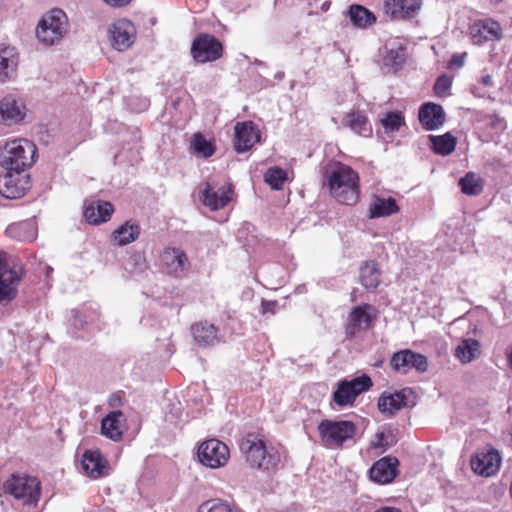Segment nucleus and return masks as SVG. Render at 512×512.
I'll use <instances>...</instances> for the list:
<instances>
[{"label": "nucleus", "instance_id": "obj_1", "mask_svg": "<svg viewBox=\"0 0 512 512\" xmlns=\"http://www.w3.org/2000/svg\"><path fill=\"white\" fill-rule=\"evenodd\" d=\"M331 196L339 203L354 205L360 195L359 175L350 166L335 162L326 167L324 174Z\"/></svg>", "mask_w": 512, "mask_h": 512}, {"label": "nucleus", "instance_id": "obj_2", "mask_svg": "<svg viewBox=\"0 0 512 512\" xmlns=\"http://www.w3.org/2000/svg\"><path fill=\"white\" fill-rule=\"evenodd\" d=\"M241 453L251 468L272 471L281 462L280 452L267 444L264 438L255 433L247 434L239 443Z\"/></svg>", "mask_w": 512, "mask_h": 512}, {"label": "nucleus", "instance_id": "obj_3", "mask_svg": "<svg viewBox=\"0 0 512 512\" xmlns=\"http://www.w3.org/2000/svg\"><path fill=\"white\" fill-rule=\"evenodd\" d=\"M36 151L35 144L27 139L7 141L0 147V166L3 169L27 171L35 162Z\"/></svg>", "mask_w": 512, "mask_h": 512}, {"label": "nucleus", "instance_id": "obj_4", "mask_svg": "<svg viewBox=\"0 0 512 512\" xmlns=\"http://www.w3.org/2000/svg\"><path fill=\"white\" fill-rule=\"evenodd\" d=\"M3 491L12 496L27 511L36 508L41 496V483L27 474H12L4 483Z\"/></svg>", "mask_w": 512, "mask_h": 512}, {"label": "nucleus", "instance_id": "obj_5", "mask_svg": "<svg viewBox=\"0 0 512 512\" xmlns=\"http://www.w3.org/2000/svg\"><path fill=\"white\" fill-rule=\"evenodd\" d=\"M69 30L66 13L61 9H52L44 14L36 27L38 41L46 46L58 44Z\"/></svg>", "mask_w": 512, "mask_h": 512}, {"label": "nucleus", "instance_id": "obj_6", "mask_svg": "<svg viewBox=\"0 0 512 512\" xmlns=\"http://www.w3.org/2000/svg\"><path fill=\"white\" fill-rule=\"evenodd\" d=\"M318 431L322 444L328 448H335L354 436L356 426L353 422L346 420H323L318 425Z\"/></svg>", "mask_w": 512, "mask_h": 512}, {"label": "nucleus", "instance_id": "obj_7", "mask_svg": "<svg viewBox=\"0 0 512 512\" xmlns=\"http://www.w3.org/2000/svg\"><path fill=\"white\" fill-rule=\"evenodd\" d=\"M372 386L369 376L362 375L352 380H342L333 392L332 399L339 407L352 406L357 396L367 391Z\"/></svg>", "mask_w": 512, "mask_h": 512}, {"label": "nucleus", "instance_id": "obj_8", "mask_svg": "<svg viewBox=\"0 0 512 512\" xmlns=\"http://www.w3.org/2000/svg\"><path fill=\"white\" fill-rule=\"evenodd\" d=\"M22 274V267L9 264L5 254L0 252V302H8L15 298Z\"/></svg>", "mask_w": 512, "mask_h": 512}, {"label": "nucleus", "instance_id": "obj_9", "mask_svg": "<svg viewBox=\"0 0 512 512\" xmlns=\"http://www.w3.org/2000/svg\"><path fill=\"white\" fill-rule=\"evenodd\" d=\"M197 456L204 466L217 469L227 464L230 451L224 442L218 439H209L200 444Z\"/></svg>", "mask_w": 512, "mask_h": 512}, {"label": "nucleus", "instance_id": "obj_10", "mask_svg": "<svg viewBox=\"0 0 512 512\" xmlns=\"http://www.w3.org/2000/svg\"><path fill=\"white\" fill-rule=\"evenodd\" d=\"M4 170L0 175V194L8 199L23 197L30 189V176L27 171Z\"/></svg>", "mask_w": 512, "mask_h": 512}, {"label": "nucleus", "instance_id": "obj_11", "mask_svg": "<svg viewBox=\"0 0 512 512\" xmlns=\"http://www.w3.org/2000/svg\"><path fill=\"white\" fill-rule=\"evenodd\" d=\"M200 193L203 204L212 211H217L224 208L232 200L233 188L230 183L220 184L215 181H207Z\"/></svg>", "mask_w": 512, "mask_h": 512}, {"label": "nucleus", "instance_id": "obj_12", "mask_svg": "<svg viewBox=\"0 0 512 512\" xmlns=\"http://www.w3.org/2000/svg\"><path fill=\"white\" fill-rule=\"evenodd\" d=\"M222 44L209 34L198 35L191 46V55L199 63L212 62L222 55Z\"/></svg>", "mask_w": 512, "mask_h": 512}, {"label": "nucleus", "instance_id": "obj_13", "mask_svg": "<svg viewBox=\"0 0 512 512\" xmlns=\"http://www.w3.org/2000/svg\"><path fill=\"white\" fill-rule=\"evenodd\" d=\"M375 318V309L368 304L354 307L348 315L345 333L348 338H353L359 333L368 330Z\"/></svg>", "mask_w": 512, "mask_h": 512}, {"label": "nucleus", "instance_id": "obj_14", "mask_svg": "<svg viewBox=\"0 0 512 512\" xmlns=\"http://www.w3.org/2000/svg\"><path fill=\"white\" fill-rule=\"evenodd\" d=\"M109 39L114 49L118 51L127 50L135 41L136 28L127 19L115 21L108 30Z\"/></svg>", "mask_w": 512, "mask_h": 512}, {"label": "nucleus", "instance_id": "obj_15", "mask_svg": "<svg viewBox=\"0 0 512 512\" xmlns=\"http://www.w3.org/2000/svg\"><path fill=\"white\" fill-rule=\"evenodd\" d=\"M391 366L399 373L406 374L410 370L423 373L428 369L427 358L411 350H402L393 354L391 358Z\"/></svg>", "mask_w": 512, "mask_h": 512}, {"label": "nucleus", "instance_id": "obj_16", "mask_svg": "<svg viewBox=\"0 0 512 512\" xmlns=\"http://www.w3.org/2000/svg\"><path fill=\"white\" fill-rule=\"evenodd\" d=\"M26 116V105L16 95H6L0 100V123L4 125L18 124Z\"/></svg>", "mask_w": 512, "mask_h": 512}, {"label": "nucleus", "instance_id": "obj_17", "mask_svg": "<svg viewBox=\"0 0 512 512\" xmlns=\"http://www.w3.org/2000/svg\"><path fill=\"white\" fill-rule=\"evenodd\" d=\"M472 470L481 476L490 477L496 474L501 465V457L494 449L482 450L471 458Z\"/></svg>", "mask_w": 512, "mask_h": 512}, {"label": "nucleus", "instance_id": "obj_18", "mask_svg": "<svg viewBox=\"0 0 512 512\" xmlns=\"http://www.w3.org/2000/svg\"><path fill=\"white\" fill-rule=\"evenodd\" d=\"M82 472L92 479L108 475V461L98 449L85 450L81 457Z\"/></svg>", "mask_w": 512, "mask_h": 512}, {"label": "nucleus", "instance_id": "obj_19", "mask_svg": "<svg viewBox=\"0 0 512 512\" xmlns=\"http://www.w3.org/2000/svg\"><path fill=\"white\" fill-rule=\"evenodd\" d=\"M163 269L174 277H181L189 266L186 253L175 247L166 248L161 255Z\"/></svg>", "mask_w": 512, "mask_h": 512}, {"label": "nucleus", "instance_id": "obj_20", "mask_svg": "<svg viewBox=\"0 0 512 512\" xmlns=\"http://www.w3.org/2000/svg\"><path fill=\"white\" fill-rule=\"evenodd\" d=\"M470 35L474 44L481 45L487 41L499 40L502 37V29L498 22L485 19L471 25Z\"/></svg>", "mask_w": 512, "mask_h": 512}, {"label": "nucleus", "instance_id": "obj_21", "mask_svg": "<svg viewBox=\"0 0 512 512\" xmlns=\"http://www.w3.org/2000/svg\"><path fill=\"white\" fill-rule=\"evenodd\" d=\"M399 461L395 457H383L376 461L369 470L370 479L378 484H387L397 475Z\"/></svg>", "mask_w": 512, "mask_h": 512}, {"label": "nucleus", "instance_id": "obj_22", "mask_svg": "<svg viewBox=\"0 0 512 512\" xmlns=\"http://www.w3.org/2000/svg\"><path fill=\"white\" fill-rule=\"evenodd\" d=\"M422 0H386L384 12L392 19H406L414 17L420 10Z\"/></svg>", "mask_w": 512, "mask_h": 512}, {"label": "nucleus", "instance_id": "obj_23", "mask_svg": "<svg viewBox=\"0 0 512 512\" xmlns=\"http://www.w3.org/2000/svg\"><path fill=\"white\" fill-rule=\"evenodd\" d=\"M259 140V131L252 122L236 124L234 147L237 152H246Z\"/></svg>", "mask_w": 512, "mask_h": 512}, {"label": "nucleus", "instance_id": "obj_24", "mask_svg": "<svg viewBox=\"0 0 512 512\" xmlns=\"http://www.w3.org/2000/svg\"><path fill=\"white\" fill-rule=\"evenodd\" d=\"M419 121L427 131L440 128L445 122V112L441 105L427 102L419 109Z\"/></svg>", "mask_w": 512, "mask_h": 512}, {"label": "nucleus", "instance_id": "obj_25", "mask_svg": "<svg viewBox=\"0 0 512 512\" xmlns=\"http://www.w3.org/2000/svg\"><path fill=\"white\" fill-rule=\"evenodd\" d=\"M18 53L12 46H0V83L10 81L18 67Z\"/></svg>", "mask_w": 512, "mask_h": 512}, {"label": "nucleus", "instance_id": "obj_26", "mask_svg": "<svg viewBox=\"0 0 512 512\" xmlns=\"http://www.w3.org/2000/svg\"><path fill=\"white\" fill-rule=\"evenodd\" d=\"M114 212L113 205L107 201H93L86 204L83 215L90 224L98 225L107 222Z\"/></svg>", "mask_w": 512, "mask_h": 512}, {"label": "nucleus", "instance_id": "obj_27", "mask_svg": "<svg viewBox=\"0 0 512 512\" xmlns=\"http://www.w3.org/2000/svg\"><path fill=\"white\" fill-rule=\"evenodd\" d=\"M399 211V206L393 197H381L373 195L369 205V218H381L391 216Z\"/></svg>", "mask_w": 512, "mask_h": 512}, {"label": "nucleus", "instance_id": "obj_28", "mask_svg": "<svg viewBox=\"0 0 512 512\" xmlns=\"http://www.w3.org/2000/svg\"><path fill=\"white\" fill-rule=\"evenodd\" d=\"M6 235L19 242H31L37 237V225L34 220H26L10 224Z\"/></svg>", "mask_w": 512, "mask_h": 512}, {"label": "nucleus", "instance_id": "obj_29", "mask_svg": "<svg viewBox=\"0 0 512 512\" xmlns=\"http://www.w3.org/2000/svg\"><path fill=\"white\" fill-rule=\"evenodd\" d=\"M406 401L407 396L405 390L394 393H383L378 400V409L382 414L392 416L395 412L406 406Z\"/></svg>", "mask_w": 512, "mask_h": 512}, {"label": "nucleus", "instance_id": "obj_30", "mask_svg": "<svg viewBox=\"0 0 512 512\" xmlns=\"http://www.w3.org/2000/svg\"><path fill=\"white\" fill-rule=\"evenodd\" d=\"M124 415L121 411H112L101 422V432L107 438L117 441L123 434Z\"/></svg>", "mask_w": 512, "mask_h": 512}, {"label": "nucleus", "instance_id": "obj_31", "mask_svg": "<svg viewBox=\"0 0 512 512\" xmlns=\"http://www.w3.org/2000/svg\"><path fill=\"white\" fill-rule=\"evenodd\" d=\"M344 124L359 136L370 137L372 135V126L366 115L360 111L348 113L344 119Z\"/></svg>", "mask_w": 512, "mask_h": 512}, {"label": "nucleus", "instance_id": "obj_32", "mask_svg": "<svg viewBox=\"0 0 512 512\" xmlns=\"http://www.w3.org/2000/svg\"><path fill=\"white\" fill-rule=\"evenodd\" d=\"M479 354L480 343L473 338L461 340L454 352V356L463 364L472 362Z\"/></svg>", "mask_w": 512, "mask_h": 512}, {"label": "nucleus", "instance_id": "obj_33", "mask_svg": "<svg viewBox=\"0 0 512 512\" xmlns=\"http://www.w3.org/2000/svg\"><path fill=\"white\" fill-rule=\"evenodd\" d=\"M405 48L401 43L393 41L385 46V53L383 55V63L387 67L398 69L405 61Z\"/></svg>", "mask_w": 512, "mask_h": 512}, {"label": "nucleus", "instance_id": "obj_34", "mask_svg": "<svg viewBox=\"0 0 512 512\" xmlns=\"http://www.w3.org/2000/svg\"><path fill=\"white\" fill-rule=\"evenodd\" d=\"M194 339L201 345H212L218 340L217 330L213 324L200 322L192 327Z\"/></svg>", "mask_w": 512, "mask_h": 512}, {"label": "nucleus", "instance_id": "obj_35", "mask_svg": "<svg viewBox=\"0 0 512 512\" xmlns=\"http://www.w3.org/2000/svg\"><path fill=\"white\" fill-rule=\"evenodd\" d=\"M139 234V226L137 224H133L127 221L113 232L112 238L113 241L116 242L118 245L124 246L135 241L138 238Z\"/></svg>", "mask_w": 512, "mask_h": 512}, {"label": "nucleus", "instance_id": "obj_36", "mask_svg": "<svg viewBox=\"0 0 512 512\" xmlns=\"http://www.w3.org/2000/svg\"><path fill=\"white\" fill-rule=\"evenodd\" d=\"M360 282L366 289H375L380 283V271L374 261L365 262L360 268Z\"/></svg>", "mask_w": 512, "mask_h": 512}, {"label": "nucleus", "instance_id": "obj_37", "mask_svg": "<svg viewBox=\"0 0 512 512\" xmlns=\"http://www.w3.org/2000/svg\"><path fill=\"white\" fill-rule=\"evenodd\" d=\"M348 15L353 25L359 28H365L375 23L376 21V18L372 12H370L365 7L357 4L350 6L348 10Z\"/></svg>", "mask_w": 512, "mask_h": 512}, {"label": "nucleus", "instance_id": "obj_38", "mask_svg": "<svg viewBox=\"0 0 512 512\" xmlns=\"http://www.w3.org/2000/svg\"><path fill=\"white\" fill-rule=\"evenodd\" d=\"M429 139L434 152L443 156L451 154L455 150L457 143L456 138L450 133H445L440 136L429 135Z\"/></svg>", "mask_w": 512, "mask_h": 512}, {"label": "nucleus", "instance_id": "obj_39", "mask_svg": "<svg viewBox=\"0 0 512 512\" xmlns=\"http://www.w3.org/2000/svg\"><path fill=\"white\" fill-rule=\"evenodd\" d=\"M459 185L462 192L467 195H478L483 190L482 179L472 172L467 173L465 177L461 178Z\"/></svg>", "mask_w": 512, "mask_h": 512}, {"label": "nucleus", "instance_id": "obj_40", "mask_svg": "<svg viewBox=\"0 0 512 512\" xmlns=\"http://www.w3.org/2000/svg\"><path fill=\"white\" fill-rule=\"evenodd\" d=\"M265 182L274 190H280L287 181V172L280 167H271L264 175Z\"/></svg>", "mask_w": 512, "mask_h": 512}, {"label": "nucleus", "instance_id": "obj_41", "mask_svg": "<svg viewBox=\"0 0 512 512\" xmlns=\"http://www.w3.org/2000/svg\"><path fill=\"white\" fill-rule=\"evenodd\" d=\"M191 147L196 154L203 157H210L214 153V148L211 142L206 140L200 133H196L193 136Z\"/></svg>", "mask_w": 512, "mask_h": 512}, {"label": "nucleus", "instance_id": "obj_42", "mask_svg": "<svg viewBox=\"0 0 512 512\" xmlns=\"http://www.w3.org/2000/svg\"><path fill=\"white\" fill-rule=\"evenodd\" d=\"M198 512H238V510L227 502L209 500L199 506Z\"/></svg>", "mask_w": 512, "mask_h": 512}, {"label": "nucleus", "instance_id": "obj_43", "mask_svg": "<svg viewBox=\"0 0 512 512\" xmlns=\"http://www.w3.org/2000/svg\"><path fill=\"white\" fill-rule=\"evenodd\" d=\"M381 124L387 131H397L404 124V117L398 111L388 112L381 119Z\"/></svg>", "mask_w": 512, "mask_h": 512}, {"label": "nucleus", "instance_id": "obj_44", "mask_svg": "<svg viewBox=\"0 0 512 512\" xmlns=\"http://www.w3.org/2000/svg\"><path fill=\"white\" fill-rule=\"evenodd\" d=\"M451 85V78L447 75H441L437 78L434 84V92L438 97H445L448 95Z\"/></svg>", "mask_w": 512, "mask_h": 512}, {"label": "nucleus", "instance_id": "obj_45", "mask_svg": "<svg viewBox=\"0 0 512 512\" xmlns=\"http://www.w3.org/2000/svg\"><path fill=\"white\" fill-rule=\"evenodd\" d=\"M389 438L384 432H377L371 441V447L382 453L391 445Z\"/></svg>", "mask_w": 512, "mask_h": 512}, {"label": "nucleus", "instance_id": "obj_46", "mask_svg": "<svg viewBox=\"0 0 512 512\" xmlns=\"http://www.w3.org/2000/svg\"><path fill=\"white\" fill-rule=\"evenodd\" d=\"M466 54H454L449 62L450 68H461L465 62Z\"/></svg>", "mask_w": 512, "mask_h": 512}, {"label": "nucleus", "instance_id": "obj_47", "mask_svg": "<svg viewBox=\"0 0 512 512\" xmlns=\"http://www.w3.org/2000/svg\"><path fill=\"white\" fill-rule=\"evenodd\" d=\"M105 3L112 7H123L127 5L131 0H103Z\"/></svg>", "mask_w": 512, "mask_h": 512}, {"label": "nucleus", "instance_id": "obj_48", "mask_svg": "<svg viewBox=\"0 0 512 512\" xmlns=\"http://www.w3.org/2000/svg\"><path fill=\"white\" fill-rule=\"evenodd\" d=\"M480 83L485 87H492L494 85L493 79L491 75L482 76L480 79Z\"/></svg>", "mask_w": 512, "mask_h": 512}, {"label": "nucleus", "instance_id": "obj_49", "mask_svg": "<svg viewBox=\"0 0 512 512\" xmlns=\"http://www.w3.org/2000/svg\"><path fill=\"white\" fill-rule=\"evenodd\" d=\"M374 512H402L401 509L397 507L383 506L375 510Z\"/></svg>", "mask_w": 512, "mask_h": 512}, {"label": "nucleus", "instance_id": "obj_50", "mask_svg": "<svg viewBox=\"0 0 512 512\" xmlns=\"http://www.w3.org/2000/svg\"><path fill=\"white\" fill-rule=\"evenodd\" d=\"M274 302L263 301L262 308L263 312H273Z\"/></svg>", "mask_w": 512, "mask_h": 512}, {"label": "nucleus", "instance_id": "obj_51", "mask_svg": "<svg viewBox=\"0 0 512 512\" xmlns=\"http://www.w3.org/2000/svg\"><path fill=\"white\" fill-rule=\"evenodd\" d=\"M507 361L510 369L512 370V345L506 351Z\"/></svg>", "mask_w": 512, "mask_h": 512}, {"label": "nucleus", "instance_id": "obj_52", "mask_svg": "<svg viewBox=\"0 0 512 512\" xmlns=\"http://www.w3.org/2000/svg\"><path fill=\"white\" fill-rule=\"evenodd\" d=\"M330 7V2L329 1H325L322 5H321V10L323 12L327 11Z\"/></svg>", "mask_w": 512, "mask_h": 512}]
</instances>
